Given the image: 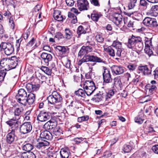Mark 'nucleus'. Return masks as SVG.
<instances>
[{
    "mask_svg": "<svg viewBox=\"0 0 158 158\" xmlns=\"http://www.w3.org/2000/svg\"><path fill=\"white\" fill-rule=\"evenodd\" d=\"M21 158H36L35 155L33 152L27 153L23 152L21 156Z\"/></svg>",
    "mask_w": 158,
    "mask_h": 158,
    "instance_id": "obj_31",
    "label": "nucleus"
},
{
    "mask_svg": "<svg viewBox=\"0 0 158 158\" xmlns=\"http://www.w3.org/2000/svg\"><path fill=\"white\" fill-rule=\"evenodd\" d=\"M95 38L98 42L102 43L104 40V37L102 34H98L96 35Z\"/></svg>",
    "mask_w": 158,
    "mask_h": 158,
    "instance_id": "obj_47",
    "label": "nucleus"
},
{
    "mask_svg": "<svg viewBox=\"0 0 158 158\" xmlns=\"http://www.w3.org/2000/svg\"><path fill=\"white\" fill-rule=\"evenodd\" d=\"M157 85L158 84L156 82L155 80H152L150 83L147 84L145 87L148 90L149 93L153 94V92L157 89Z\"/></svg>",
    "mask_w": 158,
    "mask_h": 158,
    "instance_id": "obj_16",
    "label": "nucleus"
},
{
    "mask_svg": "<svg viewBox=\"0 0 158 158\" xmlns=\"http://www.w3.org/2000/svg\"><path fill=\"white\" fill-rule=\"evenodd\" d=\"M26 101L23 103L22 102L21 104L25 106L27 103H28L29 105H31L34 102V100L33 99H30L27 98V96L25 99Z\"/></svg>",
    "mask_w": 158,
    "mask_h": 158,
    "instance_id": "obj_48",
    "label": "nucleus"
},
{
    "mask_svg": "<svg viewBox=\"0 0 158 158\" xmlns=\"http://www.w3.org/2000/svg\"><path fill=\"white\" fill-rule=\"evenodd\" d=\"M135 121L138 124H141L143 123L144 119L142 118L139 116L136 117L135 118Z\"/></svg>",
    "mask_w": 158,
    "mask_h": 158,
    "instance_id": "obj_55",
    "label": "nucleus"
},
{
    "mask_svg": "<svg viewBox=\"0 0 158 158\" xmlns=\"http://www.w3.org/2000/svg\"><path fill=\"white\" fill-rule=\"evenodd\" d=\"M89 118V116L87 115L86 116H82L78 118L77 121L79 123H81L83 121L87 120H88Z\"/></svg>",
    "mask_w": 158,
    "mask_h": 158,
    "instance_id": "obj_54",
    "label": "nucleus"
},
{
    "mask_svg": "<svg viewBox=\"0 0 158 158\" xmlns=\"http://www.w3.org/2000/svg\"><path fill=\"white\" fill-rule=\"evenodd\" d=\"M143 23L146 26L151 28H156L158 26V23L156 19L148 17L144 19Z\"/></svg>",
    "mask_w": 158,
    "mask_h": 158,
    "instance_id": "obj_7",
    "label": "nucleus"
},
{
    "mask_svg": "<svg viewBox=\"0 0 158 158\" xmlns=\"http://www.w3.org/2000/svg\"><path fill=\"white\" fill-rule=\"evenodd\" d=\"M32 129V126L30 122L25 123L21 125L19 127L20 132L23 134L30 132Z\"/></svg>",
    "mask_w": 158,
    "mask_h": 158,
    "instance_id": "obj_11",
    "label": "nucleus"
},
{
    "mask_svg": "<svg viewBox=\"0 0 158 158\" xmlns=\"http://www.w3.org/2000/svg\"><path fill=\"white\" fill-rule=\"evenodd\" d=\"M92 86L96 87L94 83L91 80L85 81L83 84V88H89Z\"/></svg>",
    "mask_w": 158,
    "mask_h": 158,
    "instance_id": "obj_32",
    "label": "nucleus"
},
{
    "mask_svg": "<svg viewBox=\"0 0 158 158\" xmlns=\"http://www.w3.org/2000/svg\"><path fill=\"white\" fill-rule=\"evenodd\" d=\"M149 47L145 46L144 49L145 53L148 54L149 56H150L153 53L151 50L150 49Z\"/></svg>",
    "mask_w": 158,
    "mask_h": 158,
    "instance_id": "obj_52",
    "label": "nucleus"
},
{
    "mask_svg": "<svg viewBox=\"0 0 158 158\" xmlns=\"http://www.w3.org/2000/svg\"><path fill=\"white\" fill-rule=\"evenodd\" d=\"M4 16L7 17L9 20V23L11 28L14 29L15 27V24L13 21L14 17L11 14L10 12L7 11L4 14Z\"/></svg>",
    "mask_w": 158,
    "mask_h": 158,
    "instance_id": "obj_19",
    "label": "nucleus"
},
{
    "mask_svg": "<svg viewBox=\"0 0 158 158\" xmlns=\"http://www.w3.org/2000/svg\"><path fill=\"white\" fill-rule=\"evenodd\" d=\"M89 61L104 63L106 62L105 61H103L102 59L96 56L85 55L83 58L79 61L78 65H80L83 63Z\"/></svg>",
    "mask_w": 158,
    "mask_h": 158,
    "instance_id": "obj_4",
    "label": "nucleus"
},
{
    "mask_svg": "<svg viewBox=\"0 0 158 158\" xmlns=\"http://www.w3.org/2000/svg\"><path fill=\"white\" fill-rule=\"evenodd\" d=\"M33 87V84L29 83H28L27 84L26 86L27 91L30 92V93H31V92L32 91Z\"/></svg>",
    "mask_w": 158,
    "mask_h": 158,
    "instance_id": "obj_58",
    "label": "nucleus"
},
{
    "mask_svg": "<svg viewBox=\"0 0 158 158\" xmlns=\"http://www.w3.org/2000/svg\"><path fill=\"white\" fill-rule=\"evenodd\" d=\"M20 61L19 57L16 56L11 57L10 59L3 58L0 62V68H4V71H8L16 68Z\"/></svg>",
    "mask_w": 158,
    "mask_h": 158,
    "instance_id": "obj_2",
    "label": "nucleus"
},
{
    "mask_svg": "<svg viewBox=\"0 0 158 158\" xmlns=\"http://www.w3.org/2000/svg\"><path fill=\"white\" fill-rule=\"evenodd\" d=\"M0 48L4 50L5 53L7 55H10L14 51L13 45L11 43H2L0 45Z\"/></svg>",
    "mask_w": 158,
    "mask_h": 158,
    "instance_id": "obj_5",
    "label": "nucleus"
},
{
    "mask_svg": "<svg viewBox=\"0 0 158 158\" xmlns=\"http://www.w3.org/2000/svg\"><path fill=\"white\" fill-rule=\"evenodd\" d=\"M106 51L108 52L110 56H115V49L114 48H113L111 46H109L106 48Z\"/></svg>",
    "mask_w": 158,
    "mask_h": 158,
    "instance_id": "obj_37",
    "label": "nucleus"
},
{
    "mask_svg": "<svg viewBox=\"0 0 158 158\" xmlns=\"http://www.w3.org/2000/svg\"><path fill=\"white\" fill-rule=\"evenodd\" d=\"M116 92V90L114 89H110L109 90L106 95V100L108 101V99L110 98L111 97L113 96L114 94V93Z\"/></svg>",
    "mask_w": 158,
    "mask_h": 158,
    "instance_id": "obj_36",
    "label": "nucleus"
},
{
    "mask_svg": "<svg viewBox=\"0 0 158 158\" xmlns=\"http://www.w3.org/2000/svg\"><path fill=\"white\" fill-rule=\"evenodd\" d=\"M114 83H113V88H114V86L117 89L121 90L122 88V85L120 78L118 77H116L114 79Z\"/></svg>",
    "mask_w": 158,
    "mask_h": 158,
    "instance_id": "obj_25",
    "label": "nucleus"
},
{
    "mask_svg": "<svg viewBox=\"0 0 158 158\" xmlns=\"http://www.w3.org/2000/svg\"><path fill=\"white\" fill-rule=\"evenodd\" d=\"M74 94L76 95L83 98H86V95L84 89L83 90L81 89H79L75 91Z\"/></svg>",
    "mask_w": 158,
    "mask_h": 158,
    "instance_id": "obj_28",
    "label": "nucleus"
},
{
    "mask_svg": "<svg viewBox=\"0 0 158 158\" xmlns=\"http://www.w3.org/2000/svg\"><path fill=\"white\" fill-rule=\"evenodd\" d=\"M151 10L153 15L156 16L158 15V5L152 6Z\"/></svg>",
    "mask_w": 158,
    "mask_h": 158,
    "instance_id": "obj_38",
    "label": "nucleus"
},
{
    "mask_svg": "<svg viewBox=\"0 0 158 158\" xmlns=\"http://www.w3.org/2000/svg\"><path fill=\"white\" fill-rule=\"evenodd\" d=\"M88 143V142L87 141H85L81 143V146L82 147L83 151H85L88 149L89 147Z\"/></svg>",
    "mask_w": 158,
    "mask_h": 158,
    "instance_id": "obj_49",
    "label": "nucleus"
},
{
    "mask_svg": "<svg viewBox=\"0 0 158 158\" xmlns=\"http://www.w3.org/2000/svg\"><path fill=\"white\" fill-rule=\"evenodd\" d=\"M33 148V146L31 144L28 143H24L22 146V149L23 150L27 152H30Z\"/></svg>",
    "mask_w": 158,
    "mask_h": 158,
    "instance_id": "obj_27",
    "label": "nucleus"
},
{
    "mask_svg": "<svg viewBox=\"0 0 158 158\" xmlns=\"http://www.w3.org/2000/svg\"><path fill=\"white\" fill-rule=\"evenodd\" d=\"M49 145V143L48 141L42 140L41 142H39L36 145L35 147L38 149H43L46 148L47 146Z\"/></svg>",
    "mask_w": 158,
    "mask_h": 158,
    "instance_id": "obj_24",
    "label": "nucleus"
},
{
    "mask_svg": "<svg viewBox=\"0 0 158 158\" xmlns=\"http://www.w3.org/2000/svg\"><path fill=\"white\" fill-rule=\"evenodd\" d=\"M27 96V94L25 90L23 89H20L18 91V93L16 96V98L17 101L20 103H23L26 101L25 99Z\"/></svg>",
    "mask_w": 158,
    "mask_h": 158,
    "instance_id": "obj_9",
    "label": "nucleus"
},
{
    "mask_svg": "<svg viewBox=\"0 0 158 158\" xmlns=\"http://www.w3.org/2000/svg\"><path fill=\"white\" fill-rule=\"evenodd\" d=\"M86 31L84 29V28L82 26H79L77 29V33L78 35L77 38L80 37L82 34L85 33H85Z\"/></svg>",
    "mask_w": 158,
    "mask_h": 158,
    "instance_id": "obj_33",
    "label": "nucleus"
},
{
    "mask_svg": "<svg viewBox=\"0 0 158 158\" xmlns=\"http://www.w3.org/2000/svg\"><path fill=\"white\" fill-rule=\"evenodd\" d=\"M103 69L102 76L103 83H108L111 82L113 79L111 77L110 69L105 67H103Z\"/></svg>",
    "mask_w": 158,
    "mask_h": 158,
    "instance_id": "obj_8",
    "label": "nucleus"
},
{
    "mask_svg": "<svg viewBox=\"0 0 158 158\" xmlns=\"http://www.w3.org/2000/svg\"><path fill=\"white\" fill-rule=\"evenodd\" d=\"M40 137L43 139H45L48 140H51L52 138V134L50 131L47 130H46L42 132L40 134Z\"/></svg>",
    "mask_w": 158,
    "mask_h": 158,
    "instance_id": "obj_22",
    "label": "nucleus"
},
{
    "mask_svg": "<svg viewBox=\"0 0 158 158\" xmlns=\"http://www.w3.org/2000/svg\"><path fill=\"white\" fill-rule=\"evenodd\" d=\"M131 149L132 147L130 145L126 144L124 145L122 150L125 153H128L130 152Z\"/></svg>",
    "mask_w": 158,
    "mask_h": 158,
    "instance_id": "obj_42",
    "label": "nucleus"
},
{
    "mask_svg": "<svg viewBox=\"0 0 158 158\" xmlns=\"http://www.w3.org/2000/svg\"><path fill=\"white\" fill-rule=\"evenodd\" d=\"M80 76H81L80 77V76H77V75H74L73 76V78L74 81L77 82H80L81 80H82V77H83L82 74H81Z\"/></svg>",
    "mask_w": 158,
    "mask_h": 158,
    "instance_id": "obj_59",
    "label": "nucleus"
},
{
    "mask_svg": "<svg viewBox=\"0 0 158 158\" xmlns=\"http://www.w3.org/2000/svg\"><path fill=\"white\" fill-rule=\"evenodd\" d=\"M40 69L47 74L49 75L51 74V69L49 68L44 66H42Z\"/></svg>",
    "mask_w": 158,
    "mask_h": 158,
    "instance_id": "obj_41",
    "label": "nucleus"
},
{
    "mask_svg": "<svg viewBox=\"0 0 158 158\" xmlns=\"http://www.w3.org/2000/svg\"><path fill=\"white\" fill-rule=\"evenodd\" d=\"M77 7L80 11L87 10L89 7V3L87 0H78Z\"/></svg>",
    "mask_w": 158,
    "mask_h": 158,
    "instance_id": "obj_12",
    "label": "nucleus"
},
{
    "mask_svg": "<svg viewBox=\"0 0 158 158\" xmlns=\"http://www.w3.org/2000/svg\"><path fill=\"white\" fill-rule=\"evenodd\" d=\"M6 74V71L0 69V82H2L4 81Z\"/></svg>",
    "mask_w": 158,
    "mask_h": 158,
    "instance_id": "obj_45",
    "label": "nucleus"
},
{
    "mask_svg": "<svg viewBox=\"0 0 158 158\" xmlns=\"http://www.w3.org/2000/svg\"><path fill=\"white\" fill-rule=\"evenodd\" d=\"M56 50L59 54L65 56L68 52L69 48L67 47L57 46L56 48Z\"/></svg>",
    "mask_w": 158,
    "mask_h": 158,
    "instance_id": "obj_21",
    "label": "nucleus"
},
{
    "mask_svg": "<svg viewBox=\"0 0 158 158\" xmlns=\"http://www.w3.org/2000/svg\"><path fill=\"white\" fill-rule=\"evenodd\" d=\"M49 103L51 104L60 103L59 107H62L61 102L62 98L60 94L56 91H54L51 95H50L47 98Z\"/></svg>",
    "mask_w": 158,
    "mask_h": 158,
    "instance_id": "obj_3",
    "label": "nucleus"
},
{
    "mask_svg": "<svg viewBox=\"0 0 158 158\" xmlns=\"http://www.w3.org/2000/svg\"><path fill=\"white\" fill-rule=\"evenodd\" d=\"M126 44L128 48L135 51L138 54L140 53L143 48L142 38L139 36L132 35Z\"/></svg>",
    "mask_w": 158,
    "mask_h": 158,
    "instance_id": "obj_1",
    "label": "nucleus"
},
{
    "mask_svg": "<svg viewBox=\"0 0 158 158\" xmlns=\"http://www.w3.org/2000/svg\"><path fill=\"white\" fill-rule=\"evenodd\" d=\"M57 123L56 122H52L51 120H50L44 125L43 127L45 130H53L57 126Z\"/></svg>",
    "mask_w": 158,
    "mask_h": 158,
    "instance_id": "obj_20",
    "label": "nucleus"
},
{
    "mask_svg": "<svg viewBox=\"0 0 158 158\" xmlns=\"http://www.w3.org/2000/svg\"><path fill=\"white\" fill-rule=\"evenodd\" d=\"M19 122L17 120L11 119L9 121H7L6 123L11 127L12 130L11 132L15 134L16 131L19 129Z\"/></svg>",
    "mask_w": 158,
    "mask_h": 158,
    "instance_id": "obj_13",
    "label": "nucleus"
},
{
    "mask_svg": "<svg viewBox=\"0 0 158 158\" xmlns=\"http://www.w3.org/2000/svg\"><path fill=\"white\" fill-rule=\"evenodd\" d=\"M60 153L62 158H68L70 156V152L68 148H63L61 149Z\"/></svg>",
    "mask_w": 158,
    "mask_h": 158,
    "instance_id": "obj_26",
    "label": "nucleus"
},
{
    "mask_svg": "<svg viewBox=\"0 0 158 158\" xmlns=\"http://www.w3.org/2000/svg\"><path fill=\"white\" fill-rule=\"evenodd\" d=\"M137 67V65L135 64L130 63L127 66V67L129 69L132 71H133L135 70Z\"/></svg>",
    "mask_w": 158,
    "mask_h": 158,
    "instance_id": "obj_46",
    "label": "nucleus"
},
{
    "mask_svg": "<svg viewBox=\"0 0 158 158\" xmlns=\"http://www.w3.org/2000/svg\"><path fill=\"white\" fill-rule=\"evenodd\" d=\"M102 16V15L100 13L93 12L91 15V18L93 21L97 22L99 19Z\"/></svg>",
    "mask_w": 158,
    "mask_h": 158,
    "instance_id": "obj_29",
    "label": "nucleus"
},
{
    "mask_svg": "<svg viewBox=\"0 0 158 158\" xmlns=\"http://www.w3.org/2000/svg\"><path fill=\"white\" fill-rule=\"evenodd\" d=\"M152 149L155 153L158 154V144L152 146Z\"/></svg>",
    "mask_w": 158,
    "mask_h": 158,
    "instance_id": "obj_64",
    "label": "nucleus"
},
{
    "mask_svg": "<svg viewBox=\"0 0 158 158\" xmlns=\"http://www.w3.org/2000/svg\"><path fill=\"white\" fill-rule=\"evenodd\" d=\"M85 139V138L82 137H77L74 139L73 141L78 144V143H81Z\"/></svg>",
    "mask_w": 158,
    "mask_h": 158,
    "instance_id": "obj_57",
    "label": "nucleus"
},
{
    "mask_svg": "<svg viewBox=\"0 0 158 158\" xmlns=\"http://www.w3.org/2000/svg\"><path fill=\"white\" fill-rule=\"evenodd\" d=\"M130 2L128 4V7L129 9L133 8L135 6L137 0H129Z\"/></svg>",
    "mask_w": 158,
    "mask_h": 158,
    "instance_id": "obj_44",
    "label": "nucleus"
},
{
    "mask_svg": "<svg viewBox=\"0 0 158 158\" xmlns=\"http://www.w3.org/2000/svg\"><path fill=\"white\" fill-rule=\"evenodd\" d=\"M40 56L42 59L41 61L44 62L46 65H48L49 62L51 61L52 58L51 54L45 52L42 53Z\"/></svg>",
    "mask_w": 158,
    "mask_h": 158,
    "instance_id": "obj_17",
    "label": "nucleus"
},
{
    "mask_svg": "<svg viewBox=\"0 0 158 158\" xmlns=\"http://www.w3.org/2000/svg\"><path fill=\"white\" fill-rule=\"evenodd\" d=\"M86 95L87 96H90L96 89V87L91 86L89 88H83Z\"/></svg>",
    "mask_w": 158,
    "mask_h": 158,
    "instance_id": "obj_30",
    "label": "nucleus"
},
{
    "mask_svg": "<svg viewBox=\"0 0 158 158\" xmlns=\"http://www.w3.org/2000/svg\"><path fill=\"white\" fill-rule=\"evenodd\" d=\"M23 109L22 108H17L14 111V114L15 116H19L23 114Z\"/></svg>",
    "mask_w": 158,
    "mask_h": 158,
    "instance_id": "obj_35",
    "label": "nucleus"
},
{
    "mask_svg": "<svg viewBox=\"0 0 158 158\" xmlns=\"http://www.w3.org/2000/svg\"><path fill=\"white\" fill-rule=\"evenodd\" d=\"M65 31V37L67 39H70L72 36V34L71 31L69 28H66Z\"/></svg>",
    "mask_w": 158,
    "mask_h": 158,
    "instance_id": "obj_40",
    "label": "nucleus"
},
{
    "mask_svg": "<svg viewBox=\"0 0 158 158\" xmlns=\"http://www.w3.org/2000/svg\"><path fill=\"white\" fill-rule=\"evenodd\" d=\"M22 40L23 39L21 38L16 40L15 44V47L17 49V51H18L19 50L20 46Z\"/></svg>",
    "mask_w": 158,
    "mask_h": 158,
    "instance_id": "obj_53",
    "label": "nucleus"
},
{
    "mask_svg": "<svg viewBox=\"0 0 158 158\" xmlns=\"http://www.w3.org/2000/svg\"><path fill=\"white\" fill-rule=\"evenodd\" d=\"M53 134L56 136L60 135L63 134L62 130L59 127H56L52 131Z\"/></svg>",
    "mask_w": 158,
    "mask_h": 158,
    "instance_id": "obj_34",
    "label": "nucleus"
},
{
    "mask_svg": "<svg viewBox=\"0 0 158 158\" xmlns=\"http://www.w3.org/2000/svg\"><path fill=\"white\" fill-rule=\"evenodd\" d=\"M147 0H140V5L144 8H147L148 3L147 2Z\"/></svg>",
    "mask_w": 158,
    "mask_h": 158,
    "instance_id": "obj_56",
    "label": "nucleus"
},
{
    "mask_svg": "<svg viewBox=\"0 0 158 158\" xmlns=\"http://www.w3.org/2000/svg\"><path fill=\"white\" fill-rule=\"evenodd\" d=\"M111 46L115 48V51H116L115 56L118 57H121L124 56L123 53H122V44L121 42L114 41Z\"/></svg>",
    "mask_w": 158,
    "mask_h": 158,
    "instance_id": "obj_6",
    "label": "nucleus"
},
{
    "mask_svg": "<svg viewBox=\"0 0 158 158\" xmlns=\"http://www.w3.org/2000/svg\"><path fill=\"white\" fill-rule=\"evenodd\" d=\"M15 134L14 133L10 132L8 133L6 135V142L10 144L13 143L15 141Z\"/></svg>",
    "mask_w": 158,
    "mask_h": 158,
    "instance_id": "obj_23",
    "label": "nucleus"
},
{
    "mask_svg": "<svg viewBox=\"0 0 158 158\" xmlns=\"http://www.w3.org/2000/svg\"><path fill=\"white\" fill-rule=\"evenodd\" d=\"M138 73H141L144 76H148L151 74L152 70L149 69L147 65L139 66L138 67Z\"/></svg>",
    "mask_w": 158,
    "mask_h": 158,
    "instance_id": "obj_15",
    "label": "nucleus"
},
{
    "mask_svg": "<svg viewBox=\"0 0 158 158\" xmlns=\"http://www.w3.org/2000/svg\"><path fill=\"white\" fill-rule=\"evenodd\" d=\"M51 117V113L42 111H40L38 115L37 120L41 122H45L49 120Z\"/></svg>",
    "mask_w": 158,
    "mask_h": 158,
    "instance_id": "obj_10",
    "label": "nucleus"
},
{
    "mask_svg": "<svg viewBox=\"0 0 158 158\" xmlns=\"http://www.w3.org/2000/svg\"><path fill=\"white\" fill-rule=\"evenodd\" d=\"M152 37L148 38L147 37H145V46L149 47L150 46L152 45Z\"/></svg>",
    "mask_w": 158,
    "mask_h": 158,
    "instance_id": "obj_43",
    "label": "nucleus"
},
{
    "mask_svg": "<svg viewBox=\"0 0 158 158\" xmlns=\"http://www.w3.org/2000/svg\"><path fill=\"white\" fill-rule=\"evenodd\" d=\"M122 15L120 14L114 13L113 15L112 21L117 26L119 25L122 21Z\"/></svg>",
    "mask_w": 158,
    "mask_h": 158,
    "instance_id": "obj_18",
    "label": "nucleus"
},
{
    "mask_svg": "<svg viewBox=\"0 0 158 158\" xmlns=\"http://www.w3.org/2000/svg\"><path fill=\"white\" fill-rule=\"evenodd\" d=\"M142 15L137 12H135L133 13L132 17L135 19L139 21L141 19Z\"/></svg>",
    "mask_w": 158,
    "mask_h": 158,
    "instance_id": "obj_39",
    "label": "nucleus"
},
{
    "mask_svg": "<svg viewBox=\"0 0 158 158\" xmlns=\"http://www.w3.org/2000/svg\"><path fill=\"white\" fill-rule=\"evenodd\" d=\"M83 46L84 48V50H85V51L86 52V54L92 51L93 48L91 46L87 45L86 46Z\"/></svg>",
    "mask_w": 158,
    "mask_h": 158,
    "instance_id": "obj_61",
    "label": "nucleus"
},
{
    "mask_svg": "<svg viewBox=\"0 0 158 158\" xmlns=\"http://www.w3.org/2000/svg\"><path fill=\"white\" fill-rule=\"evenodd\" d=\"M53 16L55 19L58 21H62L64 19L62 15L60 14V13L58 15H53Z\"/></svg>",
    "mask_w": 158,
    "mask_h": 158,
    "instance_id": "obj_50",
    "label": "nucleus"
},
{
    "mask_svg": "<svg viewBox=\"0 0 158 158\" xmlns=\"http://www.w3.org/2000/svg\"><path fill=\"white\" fill-rule=\"evenodd\" d=\"M113 75H119L123 74L125 71L124 68L121 65H113L110 67Z\"/></svg>",
    "mask_w": 158,
    "mask_h": 158,
    "instance_id": "obj_14",
    "label": "nucleus"
},
{
    "mask_svg": "<svg viewBox=\"0 0 158 158\" xmlns=\"http://www.w3.org/2000/svg\"><path fill=\"white\" fill-rule=\"evenodd\" d=\"M112 154L110 152L107 151L104 153L101 158H108L110 157Z\"/></svg>",
    "mask_w": 158,
    "mask_h": 158,
    "instance_id": "obj_63",
    "label": "nucleus"
},
{
    "mask_svg": "<svg viewBox=\"0 0 158 158\" xmlns=\"http://www.w3.org/2000/svg\"><path fill=\"white\" fill-rule=\"evenodd\" d=\"M63 35L60 32H58L56 33L54 39H56V40H59L63 38Z\"/></svg>",
    "mask_w": 158,
    "mask_h": 158,
    "instance_id": "obj_60",
    "label": "nucleus"
},
{
    "mask_svg": "<svg viewBox=\"0 0 158 158\" xmlns=\"http://www.w3.org/2000/svg\"><path fill=\"white\" fill-rule=\"evenodd\" d=\"M85 54H86V52L84 50V46H82L79 52L78 56H81Z\"/></svg>",
    "mask_w": 158,
    "mask_h": 158,
    "instance_id": "obj_62",
    "label": "nucleus"
},
{
    "mask_svg": "<svg viewBox=\"0 0 158 158\" xmlns=\"http://www.w3.org/2000/svg\"><path fill=\"white\" fill-rule=\"evenodd\" d=\"M91 35L90 32L89 31H85V33L82 35V37L84 39H86L87 40H89V39L90 36Z\"/></svg>",
    "mask_w": 158,
    "mask_h": 158,
    "instance_id": "obj_51",
    "label": "nucleus"
}]
</instances>
